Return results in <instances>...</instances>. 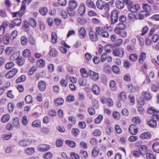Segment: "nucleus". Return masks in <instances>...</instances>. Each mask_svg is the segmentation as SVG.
I'll return each mask as SVG.
<instances>
[{
	"instance_id": "obj_47",
	"label": "nucleus",
	"mask_w": 159,
	"mask_h": 159,
	"mask_svg": "<svg viewBox=\"0 0 159 159\" xmlns=\"http://www.w3.org/2000/svg\"><path fill=\"white\" fill-rule=\"evenodd\" d=\"M7 26V25L5 24H3L0 27V35H2L5 31V29Z\"/></svg>"
},
{
	"instance_id": "obj_39",
	"label": "nucleus",
	"mask_w": 159,
	"mask_h": 159,
	"mask_svg": "<svg viewBox=\"0 0 159 159\" xmlns=\"http://www.w3.org/2000/svg\"><path fill=\"white\" fill-rule=\"evenodd\" d=\"M147 13L145 11H142L140 12L138 15V18L139 19H143L145 16H146Z\"/></svg>"
},
{
	"instance_id": "obj_4",
	"label": "nucleus",
	"mask_w": 159,
	"mask_h": 159,
	"mask_svg": "<svg viewBox=\"0 0 159 159\" xmlns=\"http://www.w3.org/2000/svg\"><path fill=\"white\" fill-rule=\"evenodd\" d=\"M15 55L14 53L13 55L10 57V59L11 60H16L17 64L19 66L23 65L25 63L24 59L20 57H18L17 58H15L14 55Z\"/></svg>"
},
{
	"instance_id": "obj_55",
	"label": "nucleus",
	"mask_w": 159,
	"mask_h": 159,
	"mask_svg": "<svg viewBox=\"0 0 159 159\" xmlns=\"http://www.w3.org/2000/svg\"><path fill=\"white\" fill-rule=\"evenodd\" d=\"M28 39L25 36H22L21 38V44L23 45H25L27 43Z\"/></svg>"
},
{
	"instance_id": "obj_14",
	"label": "nucleus",
	"mask_w": 159,
	"mask_h": 159,
	"mask_svg": "<svg viewBox=\"0 0 159 159\" xmlns=\"http://www.w3.org/2000/svg\"><path fill=\"white\" fill-rule=\"evenodd\" d=\"M69 8H68L75 9L78 6L77 2L75 0H71L69 1Z\"/></svg>"
},
{
	"instance_id": "obj_63",
	"label": "nucleus",
	"mask_w": 159,
	"mask_h": 159,
	"mask_svg": "<svg viewBox=\"0 0 159 159\" xmlns=\"http://www.w3.org/2000/svg\"><path fill=\"white\" fill-rule=\"evenodd\" d=\"M8 110L9 112H11L14 108V106L11 102H9L8 105Z\"/></svg>"
},
{
	"instance_id": "obj_7",
	"label": "nucleus",
	"mask_w": 159,
	"mask_h": 159,
	"mask_svg": "<svg viewBox=\"0 0 159 159\" xmlns=\"http://www.w3.org/2000/svg\"><path fill=\"white\" fill-rule=\"evenodd\" d=\"M78 13L80 16H82L85 14V5L84 3H81L78 9Z\"/></svg>"
},
{
	"instance_id": "obj_21",
	"label": "nucleus",
	"mask_w": 159,
	"mask_h": 159,
	"mask_svg": "<svg viewBox=\"0 0 159 159\" xmlns=\"http://www.w3.org/2000/svg\"><path fill=\"white\" fill-rule=\"evenodd\" d=\"M127 86L128 88V90L131 93L135 92L138 89V88H136L131 84H128L127 85Z\"/></svg>"
},
{
	"instance_id": "obj_31",
	"label": "nucleus",
	"mask_w": 159,
	"mask_h": 159,
	"mask_svg": "<svg viewBox=\"0 0 159 159\" xmlns=\"http://www.w3.org/2000/svg\"><path fill=\"white\" fill-rule=\"evenodd\" d=\"M10 116L8 114H6L3 115L1 118V120L2 122L5 123L7 122L9 120Z\"/></svg>"
},
{
	"instance_id": "obj_44",
	"label": "nucleus",
	"mask_w": 159,
	"mask_h": 159,
	"mask_svg": "<svg viewBox=\"0 0 159 159\" xmlns=\"http://www.w3.org/2000/svg\"><path fill=\"white\" fill-rule=\"evenodd\" d=\"M49 54L52 57H55L57 55V52L54 48H52L50 51Z\"/></svg>"
},
{
	"instance_id": "obj_12",
	"label": "nucleus",
	"mask_w": 159,
	"mask_h": 159,
	"mask_svg": "<svg viewBox=\"0 0 159 159\" xmlns=\"http://www.w3.org/2000/svg\"><path fill=\"white\" fill-rule=\"evenodd\" d=\"M89 76L95 81L98 80L99 79L98 74L92 70H89Z\"/></svg>"
},
{
	"instance_id": "obj_29",
	"label": "nucleus",
	"mask_w": 159,
	"mask_h": 159,
	"mask_svg": "<svg viewBox=\"0 0 159 159\" xmlns=\"http://www.w3.org/2000/svg\"><path fill=\"white\" fill-rule=\"evenodd\" d=\"M29 23L33 28H35L37 25L36 22L35 20L33 18H30L29 19Z\"/></svg>"
},
{
	"instance_id": "obj_32",
	"label": "nucleus",
	"mask_w": 159,
	"mask_h": 159,
	"mask_svg": "<svg viewBox=\"0 0 159 159\" xmlns=\"http://www.w3.org/2000/svg\"><path fill=\"white\" fill-rule=\"evenodd\" d=\"M125 28V25L123 23H120L117 25V26L115 29V31L117 30H121Z\"/></svg>"
},
{
	"instance_id": "obj_54",
	"label": "nucleus",
	"mask_w": 159,
	"mask_h": 159,
	"mask_svg": "<svg viewBox=\"0 0 159 159\" xmlns=\"http://www.w3.org/2000/svg\"><path fill=\"white\" fill-rule=\"evenodd\" d=\"M80 86H84L87 84V81L85 80H84L82 78L78 80Z\"/></svg>"
},
{
	"instance_id": "obj_8",
	"label": "nucleus",
	"mask_w": 159,
	"mask_h": 159,
	"mask_svg": "<svg viewBox=\"0 0 159 159\" xmlns=\"http://www.w3.org/2000/svg\"><path fill=\"white\" fill-rule=\"evenodd\" d=\"M140 8V7L139 4L132 5L131 6H129L128 9L130 11L133 12H137L139 11Z\"/></svg>"
},
{
	"instance_id": "obj_10",
	"label": "nucleus",
	"mask_w": 159,
	"mask_h": 159,
	"mask_svg": "<svg viewBox=\"0 0 159 159\" xmlns=\"http://www.w3.org/2000/svg\"><path fill=\"white\" fill-rule=\"evenodd\" d=\"M18 72V70L16 68H13L6 75V77L8 79H10L13 77Z\"/></svg>"
},
{
	"instance_id": "obj_2",
	"label": "nucleus",
	"mask_w": 159,
	"mask_h": 159,
	"mask_svg": "<svg viewBox=\"0 0 159 159\" xmlns=\"http://www.w3.org/2000/svg\"><path fill=\"white\" fill-rule=\"evenodd\" d=\"M118 11L116 10H114L111 12V24H114L116 23L118 20Z\"/></svg>"
},
{
	"instance_id": "obj_60",
	"label": "nucleus",
	"mask_w": 159,
	"mask_h": 159,
	"mask_svg": "<svg viewBox=\"0 0 159 159\" xmlns=\"http://www.w3.org/2000/svg\"><path fill=\"white\" fill-rule=\"evenodd\" d=\"M137 109L140 115H143L145 111L143 107L142 106H137Z\"/></svg>"
},
{
	"instance_id": "obj_45",
	"label": "nucleus",
	"mask_w": 159,
	"mask_h": 159,
	"mask_svg": "<svg viewBox=\"0 0 159 159\" xmlns=\"http://www.w3.org/2000/svg\"><path fill=\"white\" fill-rule=\"evenodd\" d=\"M77 22L81 25H83L86 23V20L83 17L78 18L77 19Z\"/></svg>"
},
{
	"instance_id": "obj_28",
	"label": "nucleus",
	"mask_w": 159,
	"mask_h": 159,
	"mask_svg": "<svg viewBox=\"0 0 159 159\" xmlns=\"http://www.w3.org/2000/svg\"><path fill=\"white\" fill-rule=\"evenodd\" d=\"M142 95L143 96V97L145 99L148 100L151 99L152 98V96L150 93H148L145 91H143Z\"/></svg>"
},
{
	"instance_id": "obj_43",
	"label": "nucleus",
	"mask_w": 159,
	"mask_h": 159,
	"mask_svg": "<svg viewBox=\"0 0 159 159\" xmlns=\"http://www.w3.org/2000/svg\"><path fill=\"white\" fill-rule=\"evenodd\" d=\"M65 143L66 144L69 145L70 147L74 148L75 147L76 145V143L72 141H70L69 140H67L66 141Z\"/></svg>"
},
{
	"instance_id": "obj_3",
	"label": "nucleus",
	"mask_w": 159,
	"mask_h": 159,
	"mask_svg": "<svg viewBox=\"0 0 159 159\" xmlns=\"http://www.w3.org/2000/svg\"><path fill=\"white\" fill-rule=\"evenodd\" d=\"M89 35L90 40L92 42H96L98 39V35L94 31L90 30L89 32Z\"/></svg>"
},
{
	"instance_id": "obj_19",
	"label": "nucleus",
	"mask_w": 159,
	"mask_h": 159,
	"mask_svg": "<svg viewBox=\"0 0 159 159\" xmlns=\"http://www.w3.org/2000/svg\"><path fill=\"white\" fill-rule=\"evenodd\" d=\"M118 99L120 101H125L126 99V96L125 92H121L118 95Z\"/></svg>"
},
{
	"instance_id": "obj_38",
	"label": "nucleus",
	"mask_w": 159,
	"mask_h": 159,
	"mask_svg": "<svg viewBox=\"0 0 159 159\" xmlns=\"http://www.w3.org/2000/svg\"><path fill=\"white\" fill-rule=\"evenodd\" d=\"M26 102L27 103H31L33 102V99L30 95H28L26 96L25 99Z\"/></svg>"
},
{
	"instance_id": "obj_6",
	"label": "nucleus",
	"mask_w": 159,
	"mask_h": 159,
	"mask_svg": "<svg viewBox=\"0 0 159 159\" xmlns=\"http://www.w3.org/2000/svg\"><path fill=\"white\" fill-rule=\"evenodd\" d=\"M32 142L31 141L28 139H25L21 140L20 141L19 145L20 146L26 147L31 144Z\"/></svg>"
},
{
	"instance_id": "obj_30",
	"label": "nucleus",
	"mask_w": 159,
	"mask_h": 159,
	"mask_svg": "<svg viewBox=\"0 0 159 159\" xmlns=\"http://www.w3.org/2000/svg\"><path fill=\"white\" fill-rule=\"evenodd\" d=\"M143 8L144 11H145L146 13H148L151 11V8L149 5L147 4H143Z\"/></svg>"
},
{
	"instance_id": "obj_26",
	"label": "nucleus",
	"mask_w": 159,
	"mask_h": 159,
	"mask_svg": "<svg viewBox=\"0 0 159 159\" xmlns=\"http://www.w3.org/2000/svg\"><path fill=\"white\" fill-rule=\"evenodd\" d=\"M32 126L34 128L39 127L41 126V121L38 119L32 122Z\"/></svg>"
},
{
	"instance_id": "obj_46",
	"label": "nucleus",
	"mask_w": 159,
	"mask_h": 159,
	"mask_svg": "<svg viewBox=\"0 0 159 159\" xmlns=\"http://www.w3.org/2000/svg\"><path fill=\"white\" fill-rule=\"evenodd\" d=\"M148 112L150 114H155L158 112L157 110H156L153 107H149L147 110Z\"/></svg>"
},
{
	"instance_id": "obj_40",
	"label": "nucleus",
	"mask_w": 159,
	"mask_h": 159,
	"mask_svg": "<svg viewBox=\"0 0 159 159\" xmlns=\"http://www.w3.org/2000/svg\"><path fill=\"white\" fill-rule=\"evenodd\" d=\"M56 104L58 105H62L64 102V100L61 98H59L54 100Z\"/></svg>"
},
{
	"instance_id": "obj_49",
	"label": "nucleus",
	"mask_w": 159,
	"mask_h": 159,
	"mask_svg": "<svg viewBox=\"0 0 159 159\" xmlns=\"http://www.w3.org/2000/svg\"><path fill=\"white\" fill-rule=\"evenodd\" d=\"M26 8V6L25 5H21L20 10L18 12V14L21 17L24 14V12Z\"/></svg>"
},
{
	"instance_id": "obj_37",
	"label": "nucleus",
	"mask_w": 159,
	"mask_h": 159,
	"mask_svg": "<svg viewBox=\"0 0 159 159\" xmlns=\"http://www.w3.org/2000/svg\"><path fill=\"white\" fill-rule=\"evenodd\" d=\"M52 41V43L55 44L57 41V36L55 32H53L51 35Z\"/></svg>"
},
{
	"instance_id": "obj_27",
	"label": "nucleus",
	"mask_w": 159,
	"mask_h": 159,
	"mask_svg": "<svg viewBox=\"0 0 159 159\" xmlns=\"http://www.w3.org/2000/svg\"><path fill=\"white\" fill-rule=\"evenodd\" d=\"M152 148L154 151L157 153H159V142H156L152 145Z\"/></svg>"
},
{
	"instance_id": "obj_34",
	"label": "nucleus",
	"mask_w": 159,
	"mask_h": 159,
	"mask_svg": "<svg viewBox=\"0 0 159 159\" xmlns=\"http://www.w3.org/2000/svg\"><path fill=\"white\" fill-rule=\"evenodd\" d=\"M109 86L111 89L113 91H115L116 89L115 82L113 80H111L109 83Z\"/></svg>"
},
{
	"instance_id": "obj_50",
	"label": "nucleus",
	"mask_w": 159,
	"mask_h": 159,
	"mask_svg": "<svg viewBox=\"0 0 159 159\" xmlns=\"http://www.w3.org/2000/svg\"><path fill=\"white\" fill-rule=\"evenodd\" d=\"M96 5L97 7L100 10H102L103 7V4L100 0H98L96 2Z\"/></svg>"
},
{
	"instance_id": "obj_13",
	"label": "nucleus",
	"mask_w": 159,
	"mask_h": 159,
	"mask_svg": "<svg viewBox=\"0 0 159 159\" xmlns=\"http://www.w3.org/2000/svg\"><path fill=\"white\" fill-rule=\"evenodd\" d=\"M138 149L141 154L144 155L146 153L147 148L146 146L142 145L138 146Z\"/></svg>"
},
{
	"instance_id": "obj_5",
	"label": "nucleus",
	"mask_w": 159,
	"mask_h": 159,
	"mask_svg": "<svg viewBox=\"0 0 159 159\" xmlns=\"http://www.w3.org/2000/svg\"><path fill=\"white\" fill-rule=\"evenodd\" d=\"M50 148V146L49 145L44 144H41L38 146V151L41 152L47 151Z\"/></svg>"
},
{
	"instance_id": "obj_61",
	"label": "nucleus",
	"mask_w": 159,
	"mask_h": 159,
	"mask_svg": "<svg viewBox=\"0 0 159 159\" xmlns=\"http://www.w3.org/2000/svg\"><path fill=\"white\" fill-rule=\"evenodd\" d=\"M14 64L12 62H10L6 64L5 65V67L7 69H10L13 67Z\"/></svg>"
},
{
	"instance_id": "obj_53",
	"label": "nucleus",
	"mask_w": 159,
	"mask_h": 159,
	"mask_svg": "<svg viewBox=\"0 0 159 159\" xmlns=\"http://www.w3.org/2000/svg\"><path fill=\"white\" fill-rule=\"evenodd\" d=\"M48 9L47 8L45 7L41 8L39 10V12L43 16L45 15L48 12Z\"/></svg>"
},
{
	"instance_id": "obj_24",
	"label": "nucleus",
	"mask_w": 159,
	"mask_h": 159,
	"mask_svg": "<svg viewBox=\"0 0 159 159\" xmlns=\"http://www.w3.org/2000/svg\"><path fill=\"white\" fill-rule=\"evenodd\" d=\"M35 152V150L33 148H26L25 150V153L28 155H31L33 154Z\"/></svg>"
},
{
	"instance_id": "obj_16",
	"label": "nucleus",
	"mask_w": 159,
	"mask_h": 159,
	"mask_svg": "<svg viewBox=\"0 0 159 159\" xmlns=\"http://www.w3.org/2000/svg\"><path fill=\"white\" fill-rule=\"evenodd\" d=\"M129 130L132 134L135 135L138 133V129L134 125H131L129 126Z\"/></svg>"
},
{
	"instance_id": "obj_36",
	"label": "nucleus",
	"mask_w": 159,
	"mask_h": 159,
	"mask_svg": "<svg viewBox=\"0 0 159 159\" xmlns=\"http://www.w3.org/2000/svg\"><path fill=\"white\" fill-rule=\"evenodd\" d=\"M45 64V61L42 59H39L37 61V66L39 67H42L44 66Z\"/></svg>"
},
{
	"instance_id": "obj_17",
	"label": "nucleus",
	"mask_w": 159,
	"mask_h": 159,
	"mask_svg": "<svg viewBox=\"0 0 159 159\" xmlns=\"http://www.w3.org/2000/svg\"><path fill=\"white\" fill-rule=\"evenodd\" d=\"M92 90L93 92L96 95H98L100 93V91L99 88L96 84L93 85Z\"/></svg>"
},
{
	"instance_id": "obj_33",
	"label": "nucleus",
	"mask_w": 159,
	"mask_h": 159,
	"mask_svg": "<svg viewBox=\"0 0 159 159\" xmlns=\"http://www.w3.org/2000/svg\"><path fill=\"white\" fill-rule=\"evenodd\" d=\"M115 32L123 38H125L127 36V33L126 31L124 30H116V31H115Z\"/></svg>"
},
{
	"instance_id": "obj_11",
	"label": "nucleus",
	"mask_w": 159,
	"mask_h": 159,
	"mask_svg": "<svg viewBox=\"0 0 159 159\" xmlns=\"http://www.w3.org/2000/svg\"><path fill=\"white\" fill-rule=\"evenodd\" d=\"M78 34L81 39H83L86 37V32L84 27H82L80 28L78 32Z\"/></svg>"
},
{
	"instance_id": "obj_62",
	"label": "nucleus",
	"mask_w": 159,
	"mask_h": 159,
	"mask_svg": "<svg viewBox=\"0 0 159 159\" xmlns=\"http://www.w3.org/2000/svg\"><path fill=\"white\" fill-rule=\"evenodd\" d=\"M132 120L134 123L136 124H140L141 122V120L138 116L134 117L132 119Z\"/></svg>"
},
{
	"instance_id": "obj_51",
	"label": "nucleus",
	"mask_w": 159,
	"mask_h": 159,
	"mask_svg": "<svg viewBox=\"0 0 159 159\" xmlns=\"http://www.w3.org/2000/svg\"><path fill=\"white\" fill-rule=\"evenodd\" d=\"M43 157L45 159H50L52 157V153L48 152L44 153Z\"/></svg>"
},
{
	"instance_id": "obj_35",
	"label": "nucleus",
	"mask_w": 159,
	"mask_h": 159,
	"mask_svg": "<svg viewBox=\"0 0 159 159\" xmlns=\"http://www.w3.org/2000/svg\"><path fill=\"white\" fill-rule=\"evenodd\" d=\"M31 55V52L28 49H25L23 52V55L25 57H28Z\"/></svg>"
},
{
	"instance_id": "obj_18",
	"label": "nucleus",
	"mask_w": 159,
	"mask_h": 159,
	"mask_svg": "<svg viewBox=\"0 0 159 159\" xmlns=\"http://www.w3.org/2000/svg\"><path fill=\"white\" fill-rule=\"evenodd\" d=\"M151 134L149 132H144L140 135V138L142 139H149L151 138Z\"/></svg>"
},
{
	"instance_id": "obj_23",
	"label": "nucleus",
	"mask_w": 159,
	"mask_h": 159,
	"mask_svg": "<svg viewBox=\"0 0 159 159\" xmlns=\"http://www.w3.org/2000/svg\"><path fill=\"white\" fill-rule=\"evenodd\" d=\"M148 125L152 128H156L157 125L156 122L153 119H152L148 121Z\"/></svg>"
},
{
	"instance_id": "obj_22",
	"label": "nucleus",
	"mask_w": 159,
	"mask_h": 159,
	"mask_svg": "<svg viewBox=\"0 0 159 159\" xmlns=\"http://www.w3.org/2000/svg\"><path fill=\"white\" fill-rule=\"evenodd\" d=\"M80 72L81 76L84 78H87L89 76V72L84 68H81L80 70Z\"/></svg>"
},
{
	"instance_id": "obj_52",
	"label": "nucleus",
	"mask_w": 159,
	"mask_h": 159,
	"mask_svg": "<svg viewBox=\"0 0 159 159\" xmlns=\"http://www.w3.org/2000/svg\"><path fill=\"white\" fill-rule=\"evenodd\" d=\"M144 101L143 98H140L138 99L137 105L138 106H142L144 104Z\"/></svg>"
},
{
	"instance_id": "obj_48",
	"label": "nucleus",
	"mask_w": 159,
	"mask_h": 159,
	"mask_svg": "<svg viewBox=\"0 0 159 159\" xmlns=\"http://www.w3.org/2000/svg\"><path fill=\"white\" fill-rule=\"evenodd\" d=\"M105 30V27H96L95 29V30L97 33H98V34H99L100 33L104 31Z\"/></svg>"
},
{
	"instance_id": "obj_9",
	"label": "nucleus",
	"mask_w": 159,
	"mask_h": 159,
	"mask_svg": "<svg viewBox=\"0 0 159 159\" xmlns=\"http://www.w3.org/2000/svg\"><path fill=\"white\" fill-rule=\"evenodd\" d=\"M146 58V54L145 52H141L139 56L138 61L141 64H143L144 61Z\"/></svg>"
},
{
	"instance_id": "obj_64",
	"label": "nucleus",
	"mask_w": 159,
	"mask_h": 159,
	"mask_svg": "<svg viewBox=\"0 0 159 159\" xmlns=\"http://www.w3.org/2000/svg\"><path fill=\"white\" fill-rule=\"evenodd\" d=\"M71 157L73 159H80L79 156L76 153L72 152L70 154Z\"/></svg>"
},
{
	"instance_id": "obj_20",
	"label": "nucleus",
	"mask_w": 159,
	"mask_h": 159,
	"mask_svg": "<svg viewBox=\"0 0 159 159\" xmlns=\"http://www.w3.org/2000/svg\"><path fill=\"white\" fill-rule=\"evenodd\" d=\"M99 153V149L98 148L95 147L93 149L91 152V155L93 157H95L98 156Z\"/></svg>"
},
{
	"instance_id": "obj_1",
	"label": "nucleus",
	"mask_w": 159,
	"mask_h": 159,
	"mask_svg": "<svg viewBox=\"0 0 159 159\" xmlns=\"http://www.w3.org/2000/svg\"><path fill=\"white\" fill-rule=\"evenodd\" d=\"M112 53L114 56L122 57L123 56L125 51L123 48H117L113 50Z\"/></svg>"
},
{
	"instance_id": "obj_58",
	"label": "nucleus",
	"mask_w": 159,
	"mask_h": 159,
	"mask_svg": "<svg viewBox=\"0 0 159 159\" xmlns=\"http://www.w3.org/2000/svg\"><path fill=\"white\" fill-rule=\"evenodd\" d=\"M13 124L15 126L19 127V119L18 117L15 118L13 120Z\"/></svg>"
},
{
	"instance_id": "obj_15",
	"label": "nucleus",
	"mask_w": 159,
	"mask_h": 159,
	"mask_svg": "<svg viewBox=\"0 0 159 159\" xmlns=\"http://www.w3.org/2000/svg\"><path fill=\"white\" fill-rule=\"evenodd\" d=\"M46 84L44 81L40 80L38 84V88L40 91H43L45 89Z\"/></svg>"
},
{
	"instance_id": "obj_56",
	"label": "nucleus",
	"mask_w": 159,
	"mask_h": 159,
	"mask_svg": "<svg viewBox=\"0 0 159 159\" xmlns=\"http://www.w3.org/2000/svg\"><path fill=\"white\" fill-rule=\"evenodd\" d=\"M22 124L25 126L28 123V120L27 119V117L26 116H24L21 120Z\"/></svg>"
},
{
	"instance_id": "obj_42",
	"label": "nucleus",
	"mask_w": 159,
	"mask_h": 159,
	"mask_svg": "<svg viewBox=\"0 0 159 159\" xmlns=\"http://www.w3.org/2000/svg\"><path fill=\"white\" fill-rule=\"evenodd\" d=\"M26 79V76L25 75H21L17 78L16 80V83H20L21 82L25 81Z\"/></svg>"
},
{
	"instance_id": "obj_59",
	"label": "nucleus",
	"mask_w": 159,
	"mask_h": 159,
	"mask_svg": "<svg viewBox=\"0 0 159 159\" xmlns=\"http://www.w3.org/2000/svg\"><path fill=\"white\" fill-rule=\"evenodd\" d=\"M3 42L5 44H8L9 42V35L7 34L3 38Z\"/></svg>"
},
{
	"instance_id": "obj_41",
	"label": "nucleus",
	"mask_w": 159,
	"mask_h": 159,
	"mask_svg": "<svg viewBox=\"0 0 159 159\" xmlns=\"http://www.w3.org/2000/svg\"><path fill=\"white\" fill-rule=\"evenodd\" d=\"M138 56L135 54H131L129 55V59L133 62L135 61L137 59Z\"/></svg>"
},
{
	"instance_id": "obj_25",
	"label": "nucleus",
	"mask_w": 159,
	"mask_h": 159,
	"mask_svg": "<svg viewBox=\"0 0 159 159\" xmlns=\"http://www.w3.org/2000/svg\"><path fill=\"white\" fill-rule=\"evenodd\" d=\"M86 5L89 7L94 9L96 8V7L92 0H87L86 2Z\"/></svg>"
},
{
	"instance_id": "obj_57",
	"label": "nucleus",
	"mask_w": 159,
	"mask_h": 159,
	"mask_svg": "<svg viewBox=\"0 0 159 159\" xmlns=\"http://www.w3.org/2000/svg\"><path fill=\"white\" fill-rule=\"evenodd\" d=\"M103 116L102 115H99L95 120V122L97 124H98L101 123L103 119Z\"/></svg>"
}]
</instances>
